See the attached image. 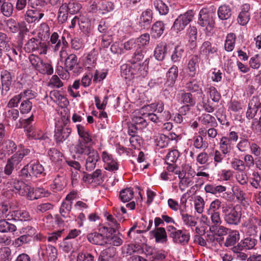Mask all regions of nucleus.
Returning a JSON list of instances; mask_svg holds the SVG:
<instances>
[{"label": "nucleus", "mask_w": 261, "mask_h": 261, "mask_svg": "<svg viewBox=\"0 0 261 261\" xmlns=\"http://www.w3.org/2000/svg\"><path fill=\"white\" fill-rule=\"evenodd\" d=\"M70 117L63 116L61 120H58L55 125L54 139L57 144H60L65 141L71 133L69 127Z\"/></svg>", "instance_id": "obj_1"}, {"label": "nucleus", "mask_w": 261, "mask_h": 261, "mask_svg": "<svg viewBox=\"0 0 261 261\" xmlns=\"http://www.w3.org/2000/svg\"><path fill=\"white\" fill-rule=\"evenodd\" d=\"M215 14L209 12L206 8L200 10L199 13L198 24L202 28H204L206 34L211 33L215 25Z\"/></svg>", "instance_id": "obj_2"}, {"label": "nucleus", "mask_w": 261, "mask_h": 261, "mask_svg": "<svg viewBox=\"0 0 261 261\" xmlns=\"http://www.w3.org/2000/svg\"><path fill=\"white\" fill-rule=\"evenodd\" d=\"M169 237L172 238L174 243L182 245H187L190 240L189 232L185 229H178L172 225L167 226Z\"/></svg>", "instance_id": "obj_3"}, {"label": "nucleus", "mask_w": 261, "mask_h": 261, "mask_svg": "<svg viewBox=\"0 0 261 261\" xmlns=\"http://www.w3.org/2000/svg\"><path fill=\"white\" fill-rule=\"evenodd\" d=\"M18 165L24 160L27 164L30 163L35 158V152L33 149L25 147L22 144L18 146V150L11 156Z\"/></svg>", "instance_id": "obj_4"}, {"label": "nucleus", "mask_w": 261, "mask_h": 261, "mask_svg": "<svg viewBox=\"0 0 261 261\" xmlns=\"http://www.w3.org/2000/svg\"><path fill=\"white\" fill-rule=\"evenodd\" d=\"M222 210L224 220L227 224L236 225L240 223L242 214L234 207L231 205H223Z\"/></svg>", "instance_id": "obj_5"}, {"label": "nucleus", "mask_w": 261, "mask_h": 261, "mask_svg": "<svg viewBox=\"0 0 261 261\" xmlns=\"http://www.w3.org/2000/svg\"><path fill=\"white\" fill-rule=\"evenodd\" d=\"M138 44V48L132 55V62L142 61L144 58V49L145 46L148 45L150 41V35L148 33H144L135 39Z\"/></svg>", "instance_id": "obj_6"}, {"label": "nucleus", "mask_w": 261, "mask_h": 261, "mask_svg": "<svg viewBox=\"0 0 261 261\" xmlns=\"http://www.w3.org/2000/svg\"><path fill=\"white\" fill-rule=\"evenodd\" d=\"M8 190L11 191L20 196H26L28 191L30 189V185L21 180L11 178V180H6Z\"/></svg>", "instance_id": "obj_7"}, {"label": "nucleus", "mask_w": 261, "mask_h": 261, "mask_svg": "<svg viewBox=\"0 0 261 261\" xmlns=\"http://www.w3.org/2000/svg\"><path fill=\"white\" fill-rule=\"evenodd\" d=\"M42 41L39 38H32L24 44V50L27 53L37 52L46 54L47 46L45 42Z\"/></svg>", "instance_id": "obj_8"}, {"label": "nucleus", "mask_w": 261, "mask_h": 261, "mask_svg": "<svg viewBox=\"0 0 261 261\" xmlns=\"http://www.w3.org/2000/svg\"><path fill=\"white\" fill-rule=\"evenodd\" d=\"M194 17L192 10H188L184 14L179 15L174 20L172 28L176 32L184 30L186 27L191 22Z\"/></svg>", "instance_id": "obj_9"}, {"label": "nucleus", "mask_w": 261, "mask_h": 261, "mask_svg": "<svg viewBox=\"0 0 261 261\" xmlns=\"http://www.w3.org/2000/svg\"><path fill=\"white\" fill-rule=\"evenodd\" d=\"M76 194L77 193L75 191L70 192L62 202L60 208V213L63 217H69L72 207L73 200L75 198Z\"/></svg>", "instance_id": "obj_10"}, {"label": "nucleus", "mask_w": 261, "mask_h": 261, "mask_svg": "<svg viewBox=\"0 0 261 261\" xmlns=\"http://www.w3.org/2000/svg\"><path fill=\"white\" fill-rule=\"evenodd\" d=\"M217 46L213 45L212 42L208 40L204 41L199 50V56H201L206 60L213 58L215 55H217Z\"/></svg>", "instance_id": "obj_11"}, {"label": "nucleus", "mask_w": 261, "mask_h": 261, "mask_svg": "<svg viewBox=\"0 0 261 261\" xmlns=\"http://www.w3.org/2000/svg\"><path fill=\"white\" fill-rule=\"evenodd\" d=\"M15 75L7 70H2L1 72L2 83V94L6 95L10 90Z\"/></svg>", "instance_id": "obj_12"}, {"label": "nucleus", "mask_w": 261, "mask_h": 261, "mask_svg": "<svg viewBox=\"0 0 261 261\" xmlns=\"http://www.w3.org/2000/svg\"><path fill=\"white\" fill-rule=\"evenodd\" d=\"M44 16V11L42 9H34L28 7V10L24 14V19L28 23H36Z\"/></svg>", "instance_id": "obj_13"}, {"label": "nucleus", "mask_w": 261, "mask_h": 261, "mask_svg": "<svg viewBox=\"0 0 261 261\" xmlns=\"http://www.w3.org/2000/svg\"><path fill=\"white\" fill-rule=\"evenodd\" d=\"M257 240L254 238L249 237L241 240L237 246L232 248L233 252H238L243 250H250L254 248Z\"/></svg>", "instance_id": "obj_14"}, {"label": "nucleus", "mask_w": 261, "mask_h": 261, "mask_svg": "<svg viewBox=\"0 0 261 261\" xmlns=\"http://www.w3.org/2000/svg\"><path fill=\"white\" fill-rule=\"evenodd\" d=\"M132 56L128 59V62L132 64V72L133 75V79L135 78H141L144 77L147 74V71L145 69V67L144 66V63L141 64L142 61H136L134 63L132 62Z\"/></svg>", "instance_id": "obj_15"}, {"label": "nucleus", "mask_w": 261, "mask_h": 261, "mask_svg": "<svg viewBox=\"0 0 261 261\" xmlns=\"http://www.w3.org/2000/svg\"><path fill=\"white\" fill-rule=\"evenodd\" d=\"M87 155L85 166L87 171H91L95 168L97 163L100 160V156L97 151L94 149H91Z\"/></svg>", "instance_id": "obj_16"}, {"label": "nucleus", "mask_w": 261, "mask_h": 261, "mask_svg": "<svg viewBox=\"0 0 261 261\" xmlns=\"http://www.w3.org/2000/svg\"><path fill=\"white\" fill-rule=\"evenodd\" d=\"M153 12L149 9L142 12L139 19L138 24L141 29H148L152 21Z\"/></svg>", "instance_id": "obj_17"}, {"label": "nucleus", "mask_w": 261, "mask_h": 261, "mask_svg": "<svg viewBox=\"0 0 261 261\" xmlns=\"http://www.w3.org/2000/svg\"><path fill=\"white\" fill-rule=\"evenodd\" d=\"M250 5L249 4H245L242 5L241 11L239 14L237 21L241 25H246L250 19Z\"/></svg>", "instance_id": "obj_18"}, {"label": "nucleus", "mask_w": 261, "mask_h": 261, "mask_svg": "<svg viewBox=\"0 0 261 261\" xmlns=\"http://www.w3.org/2000/svg\"><path fill=\"white\" fill-rule=\"evenodd\" d=\"M259 107L261 108V104L258 97L253 96L248 103V108L246 114V118L248 119L254 118L257 113Z\"/></svg>", "instance_id": "obj_19"}, {"label": "nucleus", "mask_w": 261, "mask_h": 261, "mask_svg": "<svg viewBox=\"0 0 261 261\" xmlns=\"http://www.w3.org/2000/svg\"><path fill=\"white\" fill-rule=\"evenodd\" d=\"M29 164L33 178L40 177L45 175L44 167L38 161H35L34 159Z\"/></svg>", "instance_id": "obj_20"}, {"label": "nucleus", "mask_w": 261, "mask_h": 261, "mask_svg": "<svg viewBox=\"0 0 261 261\" xmlns=\"http://www.w3.org/2000/svg\"><path fill=\"white\" fill-rule=\"evenodd\" d=\"M101 158L103 162L106 164L105 169L109 171H115L118 169V166L116 161L114 159L111 154L107 151H103Z\"/></svg>", "instance_id": "obj_21"}, {"label": "nucleus", "mask_w": 261, "mask_h": 261, "mask_svg": "<svg viewBox=\"0 0 261 261\" xmlns=\"http://www.w3.org/2000/svg\"><path fill=\"white\" fill-rule=\"evenodd\" d=\"M210 216L211 221L207 220L205 224L210 227L211 231H215L218 226L221 225L222 221L220 218V212L207 213Z\"/></svg>", "instance_id": "obj_22"}, {"label": "nucleus", "mask_w": 261, "mask_h": 261, "mask_svg": "<svg viewBox=\"0 0 261 261\" xmlns=\"http://www.w3.org/2000/svg\"><path fill=\"white\" fill-rule=\"evenodd\" d=\"M62 5H65L66 10L71 15L77 14L82 8L81 4L76 0H62Z\"/></svg>", "instance_id": "obj_23"}, {"label": "nucleus", "mask_w": 261, "mask_h": 261, "mask_svg": "<svg viewBox=\"0 0 261 261\" xmlns=\"http://www.w3.org/2000/svg\"><path fill=\"white\" fill-rule=\"evenodd\" d=\"M87 238L89 242L97 245H104L108 241V238L106 237L97 232L88 233Z\"/></svg>", "instance_id": "obj_24"}, {"label": "nucleus", "mask_w": 261, "mask_h": 261, "mask_svg": "<svg viewBox=\"0 0 261 261\" xmlns=\"http://www.w3.org/2000/svg\"><path fill=\"white\" fill-rule=\"evenodd\" d=\"M177 99L180 104L182 105L195 106L196 103L195 99L193 98L192 94L190 92H186L184 90H181L177 94Z\"/></svg>", "instance_id": "obj_25"}, {"label": "nucleus", "mask_w": 261, "mask_h": 261, "mask_svg": "<svg viewBox=\"0 0 261 261\" xmlns=\"http://www.w3.org/2000/svg\"><path fill=\"white\" fill-rule=\"evenodd\" d=\"M165 24L161 20L155 21L152 25L150 34L153 38H159L164 33Z\"/></svg>", "instance_id": "obj_26"}, {"label": "nucleus", "mask_w": 261, "mask_h": 261, "mask_svg": "<svg viewBox=\"0 0 261 261\" xmlns=\"http://www.w3.org/2000/svg\"><path fill=\"white\" fill-rule=\"evenodd\" d=\"M167 53V45L165 42L159 43L154 50V56L156 60L163 61L166 56Z\"/></svg>", "instance_id": "obj_27"}, {"label": "nucleus", "mask_w": 261, "mask_h": 261, "mask_svg": "<svg viewBox=\"0 0 261 261\" xmlns=\"http://www.w3.org/2000/svg\"><path fill=\"white\" fill-rule=\"evenodd\" d=\"M2 146V150L4 153L8 155H10L16 152L17 146L15 142L11 140L7 139L2 141V143L0 144Z\"/></svg>", "instance_id": "obj_28"}, {"label": "nucleus", "mask_w": 261, "mask_h": 261, "mask_svg": "<svg viewBox=\"0 0 261 261\" xmlns=\"http://www.w3.org/2000/svg\"><path fill=\"white\" fill-rule=\"evenodd\" d=\"M64 64L66 71L73 70L74 72H76V69L79 66L77 56L72 54L69 55L65 59Z\"/></svg>", "instance_id": "obj_29"}, {"label": "nucleus", "mask_w": 261, "mask_h": 261, "mask_svg": "<svg viewBox=\"0 0 261 261\" xmlns=\"http://www.w3.org/2000/svg\"><path fill=\"white\" fill-rule=\"evenodd\" d=\"M178 74V69L177 66L173 65L166 73V84L172 87L175 83Z\"/></svg>", "instance_id": "obj_30"}, {"label": "nucleus", "mask_w": 261, "mask_h": 261, "mask_svg": "<svg viewBox=\"0 0 261 261\" xmlns=\"http://www.w3.org/2000/svg\"><path fill=\"white\" fill-rule=\"evenodd\" d=\"M156 243H164L167 241V236L164 227L155 228L151 231Z\"/></svg>", "instance_id": "obj_31"}, {"label": "nucleus", "mask_w": 261, "mask_h": 261, "mask_svg": "<svg viewBox=\"0 0 261 261\" xmlns=\"http://www.w3.org/2000/svg\"><path fill=\"white\" fill-rule=\"evenodd\" d=\"M11 204L7 202L0 203V219L11 220L12 212Z\"/></svg>", "instance_id": "obj_32"}, {"label": "nucleus", "mask_w": 261, "mask_h": 261, "mask_svg": "<svg viewBox=\"0 0 261 261\" xmlns=\"http://www.w3.org/2000/svg\"><path fill=\"white\" fill-rule=\"evenodd\" d=\"M219 148L226 154H229L233 148L234 143L230 142L225 137H222L218 143Z\"/></svg>", "instance_id": "obj_33"}, {"label": "nucleus", "mask_w": 261, "mask_h": 261, "mask_svg": "<svg viewBox=\"0 0 261 261\" xmlns=\"http://www.w3.org/2000/svg\"><path fill=\"white\" fill-rule=\"evenodd\" d=\"M9 221L7 219H0V232L13 233L17 230L16 226Z\"/></svg>", "instance_id": "obj_34"}, {"label": "nucleus", "mask_w": 261, "mask_h": 261, "mask_svg": "<svg viewBox=\"0 0 261 261\" xmlns=\"http://www.w3.org/2000/svg\"><path fill=\"white\" fill-rule=\"evenodd\" d=\"M11 216V220L15 221H28L30 218L29 213L25 210H22L13 211Z\"/></svg>", "instance_id": "obj_35"}, {"label": "nucleus", "mask_w": 261, "mask_h": 261, "mask_svg": "<svg viewBox=\"0 0 261 261\" xmlns=\"http://www.w3.org/2000/svg\"><path fill=\"white\" fill-rule=\"evenodd\" d=\"M42 249V255L47 257L48 260L54 261L57 257V249L54 246L49 245Z\"/></svg>", "instance_id": "obj_36"}, {"label": "nucleus", "mask_w": 261, "mask_h": 261, "mask_svg": "<svg viewBox=\"0 0 261 261\" xmlns=\"http://www.w3.org/2000/svg\"><path fill=\"white\" fill-rule=\"evenodd\" d=\"M49 97L54 102H58L59 104L62 103L63 106H61V107L66 106L69 103L67 99L57 90L51 91L49 93Z\"/></svg>", "instance_id": "obj_37"}, {"label": "nucleus", "mask_w": 261, "mask_h": 261, "mask_svg": "<svg viewBox=\"0 0 261 261\" xmlns=\"http://www.w3.org/2000/svg\"><path fill=\"white\" fill-rule=\"evenodd\" d=\"M187 35L189 39V42L190 43L191 47H196L197 46L196 40L197 37V29L195 26L190 25L187 30Z\"/></svg>", "instance_id": "obj_38"}, {"label": "nucleus", "mask_w": 261, "mask_h": 261, "mask_svg": "<svg viewBox=\"0 0 261 261\" xmlns=\"http://www.w3.org/2000/svg\"><path fill=\"white\" fill-rule=\"evenodd\" d=\"M217 14L220 19L227 20L231 16V9L228 5H221L218 9Z\"/></svg>", "instance_id": "obj_39"}, {"label": "nucleus", "mask_w": 261, "mask_h": 261, "mask_svg": "<svg viewBox=\"0 0 261 261\" xmlns=\"http://www.w3.org/2000/svg\"><path fill=\"white\" fill-rule=\"evenodd\" d=\"M97 55V50L93 48L88 54L85 61V65L88 68L94 67L96 63Z\"/></svg>", "instance_id": "obj_40"}, {"label": "nucleus", "mask_w": 261, "mask_h": 261, "mask_svg": "<svg viewBox=\"0 0 261 261\" xmlns=\"http://www.w3.org/2000/svg\"><path fill=\"white\" fill-rule=\"evenodd\" d=\"M200 60V56L194 55L192 56L188 63V68L189 71L194 76L196 69L199 67V63Z\"/></svg>", "instance_id": "obj_41"}, {"label": "nucleus", "mask_w": 261, "mask_h": 261, "mask_svg": "<svg viewBox=\"0 0 261 261\" xmlns=\"http://www.w3.org/2000/svg\"><path fill=\"white\" fill-rule=\"evenodd\" d=\"M236 40V34L233 33H228L226 37L224 43V49L226 51L229 52L233 50Z\"/></svg>", "instance_id": "obj_42"}, {"label": "nucleus", "mask_w": 261, "mask_h": 261, "mask_svg": "<svg viewBox=\"0 0 261 261\" xmlns=\"http://www.w3.org/2000/svg\"><path fill=\"white\" fill-rule=\"evenodd\" d=\"M23 45V41L20 40L18 42L16 46H12L11 47L9 43L8 44V47H6L7 49H5L4 51L7 52L10 57L13 58H16L18 56V53L20 55L21 49Z\"/></svg>", "instance_id": "obj_43"}, {"label": "nucleus", "mask_w": 261, "mask_h": 261, "mask_svg": "<svg viewBox=\"0 0 261 261\" xmlns=\"http://www.w3.org/2000/svg\"><path fill=\"white\" fill-rule=\"evenodd\" d=\"M50 35V28L46 23L40 24L38 33V37L41 40L44 41L49 38Z\"/></svg>", "instance_id": "obj_44"}, {"label": "nucleus", "mask_w": 261, "mask_h": 261, "mask_svg": "<svg viewBox=\"0 0 261 261\" xmlns=\"http://www.w3.org/2000/svg\"><path fill=\"white\" fill-rule=\"evenodd\" d=\"M116 249L114 247H109L102 250L98 257V261H108L109 259L114 256Z\"/></svg>", "instance_id": "obj_45"}, {"label": "nucleus", "mask_w": 261, "mask_h": 261, "mask_svg": "<svg viewBox=\"0 0 261 261\" xmlns=\"http://www.w3.org/2000/svg\"><path fill=\"white\" fill-rule=\"evenodd\" d=\"M66 183L65 178L63 176L57 175L54 180V183L51 185V188L55 192L61 191L65 187Z\"/></svg>", "instance_id": "obj_46"}, {"label": "nucleus", "mask_w": 261, "mask_h": 261, "mask_svg": "<svg viewBox=\"0 0 261 261\" xmlns=\"http://www.w3.org/2000/svg\"><path fill=\"white\" fill-rule=\"evenodd\" d=\"M91 149H93L88 144L84 143L82 142H79L74 147V152L79 154H87Z\"/></svg>", "instance_id": "obj_47"}, {"label": "nucleus", "mask_w": 261, "mask_h": 261, "mask_svg": "<svg viewBox=\"0 0 261 261\" xmlns=\"http://www.w3.org/2000/svg\"><path fill=\"white\" fill-rule=\"evenodd\" d=\"M18 176L21 179L24 180L25 181H32L33 179L34 178L31 173L29 163H27L20 170L19 172Z\"/></svg>", "instance_id": "obj_48"}, {"label": "nucleus", "mask_w": 261, "mask_h": 261, "mask_svg": "<svg viewBox=\"0 0 261 261\" xmlns=\"http://www.w3.org/2000/svg\"><path fill=\"white\" fill-rule=\"evenodd\" d=\"M134 192L132 188H127L122 190L119 193V197L123 202L130 201L134 197Z\"/></svg>", "instance_id": "obj_49"}, {"label": "nucleus", "mask_w": 261, "mask_h": 261, "mask_svg": "<svg viewBox=\"0 0 261 261\" xmlns=\"http://www.w3.org/2000/svg\"><path fill=\"white\" fill-rule=\"evenodd\" d=\"M184 53V49L182 46L177 45L171 56V60L173 63L179 62Z\"/></svg>", "instance_id": "obj_50"}, {"label": "nucleus", "mask_w": 261, "mask_h": 261, "mask_svg": "<svg viewBox=\"0 0 261 261\" xmlns=\"http://www.w3.org/2000/svg\"><path fill=\"white\" fill-rule=\"evenodd\" d=\"M153 5L160 15H165L168 13L169 7L162 0H155Z\"/></svg>", "instance_id": "obj_51"}, {"label": "nucleus", "mask_w": 261, "mask_h": 261, "mask_svg": "<svg viewBox=\"0 0 261 261\" xmlns=\"http://www.w3.org/2000/svg\"><path fill=\"white\" fill-rule=\"evenodd\" d=\"M107 220L108 221V225L110 226V230H109L108 227H104V228H106L107 231L111 233L115 232L116 229L120 227V224L112 215H108L107 216Z\"/></svg>", "instance_id": "obj_52"}, {"label": "nucleus", "mask_w": 261, "mask_h": 261, "mask_svg": "<svg viewBox=\"0 0 261 261\" xmlns=\"http://www.w3.org/2000/svg\"><path fill=\"white\" fill-rule=\"evenodd\" d=\"M199 120L204 125H210L211 126H216L217 123L215 118L208 114H203L199 117Z\"/></svg>", "instance_id": "obj_53"}, {"label": "nucleus", "mask_w": 261, "mask_h": 261, "mask_svg": "<svg viewBox=\"0 0 261 261\" xmlns=\"http://www.w3.org/2000/svg\"><path fill=\"white\" fill-rule=\"evenodd\" d=\"M240 239V233L238 231H232L227 237L225 242V246L229 247L233 246L237 241Z\"/></svg>", "instance_id": "obj_54"}, {"label": "nucleus", "mask_w": 261, "mask_h": 261, "mask_svg": "<svg viewBox=\"0 0 261 261\" xmlns=\"http://www.w3.org/2000/svg\"><path fill=\"white\" fill-rule=\"evenodd\" d=\"M33 108V103L29 99H22L19 107L20 113L22 114L29 113Z\"/></svg>", "instance_id": "obj_55"}, {"label": "nucleus", "mask_w": 261, "mask_h": 261, "mask_svg": "<svg viewBox=\"0 0 261 261\" xmlns=\"http://www.w3.org/2000/svg\"><path fill=\"white\" fill-rule=\"evenodd\" d=\"M29 138L35 140H45L48 139V137L43 133V132L40 129L36 128L34 127L27 134Z\"/></svg>", "instance_id": "obj_56"}, {"label": "nucleus", "mask_w": 261, "mask_h": 261, "mask_svg": "<svg viewBox=\"0 0 261 261\" xmlns=\"http://www.w3.org/2000/svg\"><path fill=\"white\" fill-rule=\"evenodd\" d=\"M34 116L33 114H32L31 116L27 119H20L19 122L21 124V127H23L24 129L25 132H26L27 134L29 132H30L31 130H32L33 128L34 127L32 125V123L34 121Z\"/></svg>", "instance_id": "obj_57"}, {"label": "nucleus", "mask_w": 261, "mask_h": 261, "mask_svg": "<svg viewBox=\"0 0 261 261\" xmlns=\"http://www.w3.org/2000/svg\"><path fill=\"white\" fill-rule=\"evenodd\" d=\"M37 70L43 74L51 75L54 72L53 67L49 63L43 62V60Z\"/></svg>", "instance_id": "obj_58"}, {"label": "nucleus", "mask_w": 261, "mask_h": 261, "mask_svg": "<svg viewBox=\"0 0 261 261\" xmlns=\"http://www.w3.org/2000/svg\"><path fill=\"white\" fill-rule=\"evenodd\" d=\"M47 153L50 160L55 163L62 161L63 156V154L55 148H50Z\"/></svg>", "instance_id": "obj_59"}, {"label": "nucleus", "mask_w": 261, "mask_h": 261, "mask_svg": "<svg viewBox=\"0 0 261 261\" xmlns=\"http://www.w3.org/2000/svg\"><path fill=\"white\" fill-rule=\"evenodd\" d=\"M13 10V6L10 2L3 3L1 6V12L7 17H10L12 15Z\"/></svg>", "instance_id": "obj_60"}, {"label": "nucleus", "mask_w": 261, "mask_h": 261, "mask_svg": "<svg viewBox=\"0 0 261 261\" xmlns=\"http://www.w3.org/2000/svg\"><path fill=\"white\" fill-rule=\"evenodd\" d=\"M192 140L193 145L196 149H201L206 148L208 147L207 143L203 141L202 137L200 135L194 136Z\"/></svg>", "instance_id": "obj_61"}, {"label": "nucleus", "mask_w": 261, "mask_h": 261, "mask_svg": "<svg viewBox=\"0 0 261 261\" xmlns=\"http://www.w3.org/2000/svg\"><path fill=\"white\" fill-rule=\"evenodd\" d=\"M65 5L63 6L62 5L60 7L58 12L57 20L60 24L65 23L68 17L69 12L66 10Z\"/></svg>", "instance_id": "obj_62"}, {"label": "nucleus", "mask_w": 261, "mask_h": 261, "mask_svg": "<svg viewBox=\"0 0 261 261\" xmlns=\"http://www.w3.org/2000/svg\"><path fill=\"white\" fill-rule=\"evenodd\" d=\"M121 75L124 79L130 81L133 79L132 67L127 64L121 66Z\"/></svg>", "instance_id": "obj_63"}, {"label": "nucleus", "mask_w": 261, "mask_h": 261, "mask_svg": "<svg viewBox=\"0 0 261 261\" xmlns=\"http://www.w3.org/2000/svg\"><path fill=\"white\" fill-rule=\"evenodd\" d=\"M231 167L237 171H243L245 170L246 165L244 162L238 158H233L230 162Z\"/></svg>", "instance_id": "obj_64"}]
</instances>
